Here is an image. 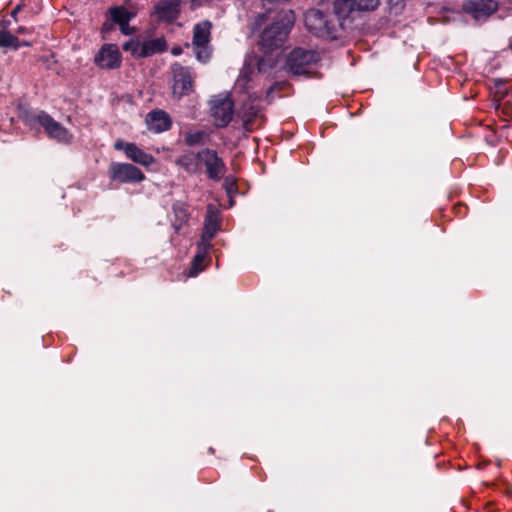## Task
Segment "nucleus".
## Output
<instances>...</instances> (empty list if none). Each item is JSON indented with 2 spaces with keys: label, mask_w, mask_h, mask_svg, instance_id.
Wrapping results in <instances>:
<instances>
[{
  "label": "nucleus",
  "mask_w": 512,
  "mask_h": 512,
  "mask_svg": "<svg viewBox=\"0 0 512 512\" xmlns=\"http://www.w3.org/2000/svg\"><path fill=\"white\" fill-rule=\"evenodd\" d=\"M294 22L295 15L292 10L277 12L272 23L261 33L259 41L261 47L268 52L282 46Z\"/></svg>",
  "instance_id": "nucleus-1"
},
{
  "label": "nucleus",
  "mask_w": 512,
  "mask_h": 512,
  "mask_svg": "<svg viewBox=\"0 0 512 512\" xmlns=\"http://www.w3.org/2000/svg\"><path fill=\"white\" fill-rule=\"evenodd\" d=\"M341 19L328 8H311L304 14V25L318 37L335 39L341 27Z\"/></svg>",
  "instance_id": "nucleus-2"
},
{
  "label": "nucleus",
  "mask_w": 512,
  "mask_h": 512,
  "mask_svg": "<svg viewBox=\"0 0 512 512\" xmlns=\"http://www.w3.org/2000/svg\"><path fill=\"white\" fill-rule=\"evenodd\" d=\"M318 61V53L298 47L288 54L285 68L293 75H307Z\"/></svg>",
  "instance_id": "nucleus-3"
},
{
  "label": "nucleus",
  "mask_w": 512,
  "mask_h": 512,
  "mask_svg": "<svg viewBox=\"0 0 512 512\" xmlns=\"http://www.w3.org/2000/svg\"><path fill=\"white\" fill-rule=\"evenodd\" d=\"M211 29L212 23L208 20L201 21L193 27L192 46L196 59L206 63L211 57Z\"/></svg>",
  "instance_id": "nucleus-4"
},
{
  "label": "nucleus",
  "mask_w": 512,
  "mask_h": 512,
  "mask_svg": "<svg viewBox=\"0 0 512 512\" xmlns=\"http://www.w3.org/2000/svg\"><path fill=\"white\" fill-rule=\"evenodd\" d=\"M210 112L217 127H225L232 120L234 102L229 93L215 95L210 100Z\"/></svg>",
  "instance_id": "nucleus-5"
},
{
  "label": "nucleus",
  "mask_w": 512,
  "mask_h": 512,
  "mask_svg": "<svg viewBox=\"0 0 512 512\" xmlns=\"http://www.w3.org/2000/svg\"><path fill=\"white\" fill-rule=\"evenodd\" d=\"M172 74V94L175 98L180 99L181 97L193 92L195 75H193L190 68L184 67L180 64H174L172 66Z\"/></svg>",
  "instance_id": "nucleus-6"
},
{
  "label": "nucleus",
  "mask_w": 512,
  "mask_h": 512,
  "mask_svg": "<svg viewBox=\"0 0 512 512\" xmlns=\"http://www.w3.org/2000/svg\"><path fill=\"white\" fill-rule=\"evenodd\" d=\"M379 4L380 0H336L334 9L339 18H346L354 11L375 10Z\"/></svg>",
  "instance_id": "nucleus-7"
},
{
  "label": "nucleus",
  "mask_w": 512,
  "mask_h": 512,
  "mask_svg": "<svg viewBox=\"0 0 512 512\" xmlns=\"http://www.w3.org/2000/svg\"><path fill=\"white\" fill-rule=\"evenodd\" d=\"M199 156H201V163L206 167L208 177L213 180H220L226 171V167L217 153L211 149H204L199 151Z\"/></svg>",
  "instance_id": "nucleus-8"
},
{
  "label": "nucleus",
  "mask_w": 512,
  "mask_h": 512,
  "mask_svg": "<svg viewBox=\"0 0 512 512\" xmlns=\"http://www.w3.org/2000/svg\"><path fill=\"white\" fill-rule=\"evenodd\" d=\"M111 178L123 183L140 182L144 174L135 166L125 163H112L110 165Z\"/></svg>",
  "instance_id": "nucleus-9"
},
{
  "label": "nucleus",
  "mask_w": 512,
  "mask_h": 512,
  "mask_svg": "<svg viewBox=\"0 0 512 512\" xmlns=\"http://www.w3.org/2000/svg\"><path fill=\"white\" fill-rule=\"evenodd\" d=\"M463 9L476 20H485L498 9V3L494 0L467 1Z\"/></svg>",
  "instance_id": "nucleus-10"
},
{
  "label": "nucleus",
  "mask_w": 512,
  "mask_h": 512,
  "mask_svg": "<svg viewBox=\"0 0 512 512\" xmlns=\"http://www.w3.org/2000/svg\"><path fill=\"white\" fill-rule=\"evenodd\" d=\"M40 125L45 129L47 134L60 142H69L72 135L60 123L53 120L48 114L41 113L38 116Z\"/></svg>",
  "instance_id": "nucleus-11"
},
{
  "label": "nucleus",
  "mask_w": 512,
  "mask_h": 512,
  "mask_svg": "<svg viewBox=\"0 0 512 512\" xmlns=\"http://www.w3.org/2000/svg\"><path fill=\"white\" fill-rule=\"evenodd\" d=\"M181 10V0H160L154 7V13L161 21L173 22Z\"/></svg>",
  "instance_id": "nucleus-12"
},
{
  "label": "nucleus",
  "mask_w": 512,
  "mask_h": 512,
  "mask_svg": "<svg viewBox=\"0 0 512 512\" xmlns=\"http://www.w3.org/2000/svg\"><path fill=\"white\" fill-rule=\"evenodd\" d=\"M96 63L106 69H113L120 66L121 56L116 45H104L95 57Z\"/></svg>",
  "instance_id": "nucleus-13"
},
{
  "label": "nucleus",
  "mask_w": 512,
  "mask_h": 512,
  "mask_svg": "<svg viewBox=\"0 0 512 512\" xmlns=\"http://www.w3.org/2000/svg\"><path fill=\"white\" fill-rule=\"evenodd\" d=\"M146 124L149 130L160 133L170 128L171 119L166 112L162 110H156L147 114Z\"/></svg>",
  "instance_id": "nucleus-14"
},
{
  "label": "nucleus",
  "mask_w": 512,
  "mask_h": 512,
  "mask_svg": "<svg viewBox=\"0 0 512 512\" xmlns=\"http://www.w3.org/2000/svg\"><path fill=\"white\" fill-rule=\"evenodd\" d=\"M125 154L133 162L143 166H149L154 163L155 159L152 155L144 152L134 143L125 145Z\"/></svg>",
  "instance_id": "nucleus-15"
},
{
  "label": "nucleus",
  "mask_w": 512,
  "mask_h": 512,
  "mask_svg": "<svg viewBox=\"0 0 512 512\" xmlns=\"http://www.w3.org/2000/svg\"><path fill=\"white\" fill-rule=\"evenodd\" d=\"M260 108L251 101L245 103L239 112L243 126L246 130H252L253 121L259 115Z\"/></svg>",
  "instance_id": "nucleus-16"
},
{
  "label": "nucleus",
  "mask_w": 512,
  "mask_h": 512,
  "mask_svg": "<svg viewBox=\"0 0 512 512\" xmlns=\"http://www.w3.org/2000/svg\"><path fill=\"white\" fill-rule=\"evenodd\" d=\"M201 156L198 153H187L176 160V164L189 173H196L199 170Z\"/></svg>",
  "instance_id": "nucleus-17"
},
{
  "label": "nucleus",
  "mask_w": 512,
  "mask_h": 512,
  "mask_svg": "<svg viewBox=\"0 0 512 512\" xmlns=\"http://www.w3.org/2000/svg\"><path fill=\"white\" fill-rule=\"evenodd\" d=\"M144 52L142 55L148 57L157 53H161L167 49L166 40L163 37L150 39L143 42Z\"/></svg>",
  "instance_id": "nucleus-18"
},
{
  "label": "nucleus",
  "mask_w": 512,
  "mask_h": 512,
  "mask_svg": "<svg viewBox=\"0 0 512 512\" xmlns=\"http://www.w3.org/2000/svg\"><path fill=\"white\" fill-rule=\"evenodd\" d=\"M111 19L117 24H125L129 22L135 14L128 11L123 6L113 7L109 10Z\"/></svg>",
  "instance_id": "nucleus-19"
},
{
  "label": "nucleus",
  "mask_w": 512,
  "mask_h": 512,
  "mask_svg": "<svg viewBox=\"0 0 512 512\" xmlns=\"http://www.w3.org/2000/svg\"><path fill=\"white\" fill-rule=\"evenodd\" d=\"M206 257V247L203 249H200L198 253L195 255L192 266L190 269V276H196L199 272H201L204 269L203 262Z\"/></svg>",
  "instance_id": "nucleus-20"
},
{
  "label": "nucleus",
  "mask_w": 512,
  "mask_h": 512,
  "mask_svg": "<svg viewBox=\"0 0 512 512\" xmlns=\"http://www.w3.org/2000/svg\"><path fill=\"white\" fill-rule=\"evenodd\" d=\"M205 137L206 133L204 131H188L185 133V143L189 146L203 144Z\"/></svg>",
  "instance_id": "nucleus-21"
},
{
  "label": "nucleus",
  "mask_w": 512,
  "mask_h": 512,
  "mask_svg": "<svg viewBox=\"0 0 512 512\" xmlns=\"http://www.w3.org/2000/svg\"><path fill=\"white\" fill-rule=\"evenodd\" d=\"M123 50L130 52L134 57L144 58V55H142L144 52L143 42L130 40L123 45Z\"/></svg>",
  "instance_id": "nucleus-22"
},
{
  "label": "nucleus",
  "mask_w": 512,
  "mask_h": 512,
  "mask_svg": "<svg viewBox=\"0 0 512 512\" xmlns=\"http://www.w3.org/2000/svg\"><path fill=\"white\" fill-rule=\"evenodd\" d=\"M218 229V224L216 221V217L213 214H208L205 222V231L204 238H207V241L210 240L216 233Z\"/></svg>",
  "instance_id": "nucleus-23"
},
{
  "label": "nucleus",
  "mask_w": 512,
  "mask_h": 512,
  "mask_svg": "<svg viewBox=\"0 0 512 512\" xmlns=\"http://www.w3.org/2000/svg\"><path fill=\"white\" fill-rule=\"evenodd\" d=\"M19 40L17 37L6 31H0V47H12L17 49Z\"/></svg>",
  "instance_id": "nucleus-24"
},
{
  "label": "nucleus",
  "mask_w": 512,
  "mask_h": 512,
  "mask_svg": "<svg viewBox=\"0 0 512 512\" xmlns=\"http://www.w3.org/2000/svg\"><path fill=\"white\" fill-rule=\"evenodd\" d=\"M494 95L499 100L502 99L507 94V89L505 87V83L501 79H495L494 81Z\"/></svg>",
  "instance_id": "nucleus-25"
},
{
  "label": "nucleus",
  "mask_w": 512,
  "mask_h": 512,
  "mask_svg": "<svg viewBox=\"0 0 512 512\" xmlns=\"http://www.w3.org/2000/svg\"><path fill=\"white\" fill-rule=\"evenodd\" d=\"M258 71L260 73H265L268 68L272 67L271 60L269 58H263L258 61Z\"/></svg>",
  "instance_id": "nucleus-26"
},
{
  "label": "nucleus",
  "mask_w": 512,
  "mask_h": 512,
  "mask_svg": "<svg viewBox=\"0 0 512 512\" xmlns=\"http://www.w3.org/2000/svg\"><path fill=\"white\" fill-rule=\"evenodd\" d=\"M248 67H244L241 71V74L237 80V85L244 86L246 82L248 81Z\"/></svg>",
  "instance_id": "nucleus-27"
},
{
  "label": "nucleus",
  "mask_w": 512,
  "mask_h": 512,
  "mask_svg": "<svg viewBox=\"0 0 512 512\" xmlns=\"http://www.w3.org/2000/svg\"><path fill=\"white\" fill-rule=\"evenodd\" d=\"M120 30L123 34L129 35L132 32V28L129 26V22H126L125 24H119Z\"/></svg>",
  "instance_id": "nucleus-28"
},
{
  "label": "nucleus",
  "mask_w": 512,
  "mask_h": 512,
  "mask_svg": "<svg viewBox=\"0 0 512 512\" xmlns=\"http://www.w3.org/2000/svg\"><path fill=\"white\" fill-rule=\"evenodd\" d=\"M127 144L128 143H125L122 140H118V141L115 142L114 148L116 150H124L125 151V145H127Z\"/></svg>",
  "instance_id": "nucleus-29"
},
{
  "label": "nucleus",
  "mask_w": 512,
  "mask_h": 512,
  "mask_svg": "<svg viewBox=\"0 0 512 512\" xmlns=\"http://www.w3.org/2000/svg\"><path fill=\"white\" fill-rule=\"evenodd\" d=\"M182 53V49L180 47H175L172 49L173 55H180Z\"/></svg>",
  "instance_id": "nucleus-30"
},
{
  "label": "nucleus",
  "mask_w": 512,
  "mask_h": 512,
  "mask_svg": "<svg viewBox=\"0 0 512 512\" xmlns=\"http://www.w3.org/2000/svg\"><path fill=\"white\" fill-rule=\"evenodd\" d=\"M20 10V6H17L14 8V10L12 11L11 15L12 17H16V14L18 13V11Z\"/></svg>",
  "instance_id": "nucleus-31"
},
{
  "label": "nucleus",
  "mask_w": 512,
  "mask_h": 512,
  "mask_svg": "<svg viewBox=\"0 0 512 512\" xmlns=\"http://www.w3.org/2000/svg\"><path fill=\"white\" fill-rule=\"evenodd\" d=\"M264 20H265V15H260V16H258V18H257V22H258L259 24H260V23H262V22H264Z\"/></svg>",
  "instance_id": "nucleus-32"
},
{
  "label": "nucleus",
  "mask_w": 512,
  "mask_h": 512,
  "mask_svg": "<svg viewBox=\"0 0 512 512\" xmlns=\"http://www.w3.org/2000/svg\"><path fill=\"white\" fill-rule=\"evenodd\" d=\"M403 0H389V2L393 5H399Z\"/></svg>",
  "instance_id": "nucleus-33"
},
{
  "label": "nucleus",
  "mask_w": 512,
  "mask_h": 512,
  "mask_svg": "<svg viewBox=\"0 0 512 512\" xmlns=\"http://www.w3.org/2000/svg\"><path fill=\"white\" fill-rule=\"evenodd\" d=\"M510 48L512 49V39L510 40V44H509Z\"/></svg>",
  "instance_id": "nucleus-34"
},
{
  "label": "nucleus",
  "mask_w": 512,
  "mask_h": 512,
  "mask_svg": "<svg viewBox=\"0 0 512 512\" xmlns=\"http://www.w3.org/2000/svg\"><path fill=\"white\" fill-rule=\"evenodd\" d=\"M508 2H510L512 4V0H507Z\"/></svg>",
  "instance_id": "nucleus-35"
}]
</instances>
